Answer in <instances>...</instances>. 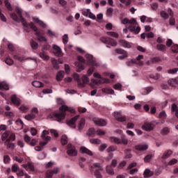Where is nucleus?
Wrapping results in <instances>:
<instances>
[{
    "label": "nucleus",
    "mask_w": 178,
    "mask_h": 178,
    "mask_svg": "<svg viewBox=\"0 0 178 178\" xmlns=\"http://www.w3.org/2000/svg\"><path fill=\"white\" fill-rule=\"evenodd\" d=\"M156 49H158V51H166V46L165 44H159L156 45Z\"/></svg>",
    "instance_id": "nucleus-38"
},
{
    "label": "nucleus",
    "mask_w": 178,
    "mask_h": 178,
    "mask_svg": "<svg viewBox=\"0 0 178 178\" xmlns=\"http://www.w3.org/2000/svg\"><path fill=\"white\" fill-rule=\"evenodd\" d=\"M15 12L17 13L18 16L17 15H16V13H13L10 15V17L13 19L15 22H22L24 27H25L24 31H26V33H30V29H29V27L30 26H29V24L27 23V22H26V19H24V17H23V15H22V9H20L19 7H16Z\"/></svg>",
    "instance_id": "nucleus-1"
},
{
    "label": "nucleus",
    "mask_w": 178,
    "mask_h": 178,
    "mask_svg": "<svg viewBox=\"0 0 178 178\" xmlns=\"http://www.w3.org/2000/svg\"><path fill=\"white\" fill-rule=\"evenodd\" d=\"M80 118V115H76L75 117L72 118L71 120L67 121V124L70 126V127H72V129H74L76 127V122H77V120Z\"/></svg>",
    "instance_id": "nucleus-11"
},
{
    "label": "nucleus",
    "mask_w": 178,
    "mask_h": 178,
    "mask_svg": "<svg viewBox=\"0 0 178 178\" xmlns=\"http://www.w3.org/2000/svg\"><path fill=\"white\" fill-rule=\"evenodd\" d=\"M59 173V168H54L53 170H49L47 171L46 175L49 178H51L54 175H58Z\"/></svg>",
    "instance_id": "nucleus-15"
},
{
    "label": "nucleus",
    "mask_w": 178,
    "mask_h": 178,
    "mask_svg": "<svg viewBox=\"0 0 178 178\" xmlns=\"http://www.w3.org/2000/svg\"><path fill=\"white\" fill-rule=\"evenodd\" d=\"M63 44H65V45H66V44L69 42V35H67V34H65L63 36Z\"/></svg>",
    "instance_id": "nucleus-51"
},
{
    "label": "nucleus",
    "mask_w": 178,
    "mask_h": 178,
    "mask_svg": "<svg viewBox=\"0 0 178 178\" xmlns=\"http://www.w3.org/2000/svg\"><path fill=\"white\" fill-rule=\"evenodd\" d=\"M67 136L63 135L61 137V144L62 145H66L67 144Z\"/></svg>",
    "instance_id": "nucleus-39"
},
{
    "label": "nucleus",
    "mask_w": 178,
    "mask_h": 178,
    "mask_svg": "<svg viewBox=\"0 0 178 178\" xmlns=\"http://www.w3.org/2000/svg\"><path fill=\"white\" fill-rule=\"evenodd\" d=\"M4 163H9L10 162V157L8 155H5L3 157Z\"/></svg>",
    "instance_id": "nucleus-58"
},
{
    "label": "nucleus",
    "mask_w": 178,
    "mask_h": 178,
    "mask_svg": "<svg viewBox=\"0 0 178 178\" xmlns=\"http://www.w3.org/2000/svg\"><path fill=\"white\" fill-rule=\"evenodd\" d=\"M5 143L8 148H15V143H11L10 142H6V140Z\"/></svg>",
    "instance_id": "nucleus-63"
},
{
    "label": "nucleus",
    "mask_w": 178,
    "mask_h": 178,
    "mask_svg": "<svg viewBox=\"0 0 178 178\" xmlns=\"http://www.w3.org/2000/svg\"><path fill=\"white\" fill-rule=\"evenodd\" d=\"M78 60H79V62H76L75 66H77V67H79L78 72H81V70H84V64L83 63H86V60H84L83 57L79 56Z\"/></svg>",
    "instance_id": "nucleus-8"
},
{
    "label": "nucleus",
    "mask_w": 178,
    "mask_h": 178,
    "mask_svg": "<svg viewBox=\"0 0 178 178\" xmlns=\"http://www.w3.org/2000/svg\"><path fill=\"white\" fill-rule=\"evenodd\" d=\"M90 143H91V144H101V140L98 139V138H92L90 140Z\"/></svg>",
    "instance_id": "nucleus-46"
},
{
    "label": "nucleus",
    "mask_w": 178,
    "mask_h": 178,
    "mask_svg": "<svg viewBox=\"0 0 178 178\" xmlns=\"http://www.w3.org/2000/svg\"><path fill=\"white\" fill-rule=\"evenodd\" d=\"M106 170L108 175L113 176L115 175V171L113 170V168L112 165H107L106 168Z\"/></svg>",
    "instance_id": "nucleus-25"
},
{
    "label": "nucleus",
    "mask_w": 178,
    "mask_h": 178,
    "mask_svg": "<svg viewBox=\"0 0 178 178\" xmlns=\"http://www.w3.org/2000/svg\"><path fill=\"white\" fill-rule=\"evenodd\" d=\"M19 110L22 111V112H24V113H26V112H27L29 111V107L22 105L20 106Z\"/></svg>",
    "instance_id": "nucleus-55"
},
{
    "label": "nucleus",
    "mask_w": 178,
    "mask_h": 178,
    "mask_svg": "<svg viewBox=\"0 0 178 178\" xmlns=\"http://www.w3.org/2000/svg\"><path fill=\"white\" fill-rule=\"evenodd\" d=\"M103 92H106V94H114L115 90H113V89L104 88L103 89Z\"/></svg>",
    "instance_id": "nucleus-52"
},
{
    "label": "nucleus",
    "mask_w": 178,
    "mask_h": 178,
    "mask_svg": "<svg viewBox=\"0 0 178 178\" xmlns=\"http://www.w3.org/2000/svg\"><path fill=\"white\" fill-rule=\"evenodd\" d=\"M135 149L136 151H147L148 149V145L143 144L137 145L135 146Z\"/></svg>",
    "instance_id": "nucleus-19"
},
{
    "label": "nucleus",
    "mask_w": 178,
    "mask_h": 178,
    "mask_svg": "<svg viewBox=\"0 0 178 178\" xmlns=\"http://www.w3.org/2000/svg\"><path fill=\"white\" fill-rule=\"evenodd\" d=\"M116 54H120V56H118V59H125L127 58V51L123 50L122 49H115Z\"/></svg>",
    "instance_id": "nucleus-12"
},
{
    "label": "nucleus",
    "mask_w": 178,
    "mask_h": 178,
    "mask_svg": "<svg viewBox=\"0 0 178 178\" xmlns=\"http://www.w3.org/2000/svg\"><path fill=\"white\" fill-rule=\"evenodd\" d=\"M82 15L83 16H88L90 15V9H84L82 10Z\"/></svg>",
    "instance_id": "nucleus-62"
},
{
    "label": "nucleus",
    "mask_w": 178,
    "mask_h": 178,
    "mask_svg": "<svg viewBox=\"0 0 178 178\" xmlns=\"http://www.w3.org/2000/svg\"><path fill=\"white\" fill-rule=\"evenodd\" d=\"M59 111H60V112L54 113V119L57 122L65 120V118H66V112H70V113H74L75 112L74 109L65 105L60 106Z\"/></svg>",
    "instance_id": "nucleus-2"
},
{
    "label": "nucleus",
    "mask_w": 178,
    "mask_h": 178,
    "mask_svg": "<svg viewBox=\"0 0 178 178\" xmlns=\"http://www.w3.org/2000/svg\"><path fill=\"white\" fill-rule=\"evenodd\" d=\"M114 151H116V147L112 145L110 146L108 149H107V152L111 153V152H114Z\"/></svg>",
    "instance_id": "nucleus-56"
},
{
    "label": "nucleus",
    "mask_w": 178,
    "mask_h": 178,
    "mask_svg": "<svg viewBox=\"0 0 178 178\" xmlns=\"http://www.w3.org/2000/svg\"><path fill=\"white\" fill-rule=\"evenodd\" d=\"M152 176V173H151V170L146 169L144 172V177H151Z\"/></svg>",
    "instance_id": "nucleus-44"
},
{
    "label": "nucleus",
    "mask_w": 178,
    "mask_h": 178,
    "mask_svg": "<svg viewBox=\"0 0 178 178\" xmlns=\"http://www.w3.org/2000/svg\"><path fill=\"white\" fill-rule=\"evenodd\" d=\"M2 141H6V143H10V141H15L16 140V135L10 132V131H5L1 135Z\"/></svg>",
    "instance_id": "nucleus-5"
},
{
    "label": "nucleus",
    "mask_w": 178,
    "mask_h": 178,
    "mask_svg": "<svg viewBox=\"0 0 178 178\" xmlns=\"http://www.w3.org/2000/svg\"><path fill=\"white\" fill-rule=\"evenodd\" d=\"M154 158V155L152 154H147L145 156L144 158V161L146 163H149V161H152Z\"/></svg>",
    "instance_id": "nucleus-30"
},
{
    "label": "nucleus",
    "mask_w": 178,
    "mask_h": 178,
    "mask_svg": "<svg viewBox=\"0 0 178 178\" xmlns=\"http://www.w3.org/2000/svg\"><path fill=\"white\" fill-rule=\"evenodd\" d=\"M90 172H94L95 177L96 178H102V175L101 172L104 170V168L99 163H94L92 166L90 168Z\"/></svg>",
    "instance_id": "nucleus-3"
},
{
    "label": "nucleus",
    "mask_w": 178,
    "mask_h": 178,
    "mask_svg": "<svg viewBox=\"0 0 178 178\" xmlns=\"http://www.w3.org/2000/svg\"><path fill=\"white\" fill-rule=\"evenodd\" d=\"M170 131V129L168 127H164L161 130V134H163V136H165L166 134H169Z\"/></svg>",
    "instance_id": "nucleus-43"
},
{
    "label": "nucleus",
    "mask_w": 178,
    "mask_h": 178,
    "mask_svg": "<svg viewBox=\"0 0 178 178\" xmlns=\"http://www.w3.org/2000/svg\"><path fill=\"white\" fill-rule=\"evenodd\" d=\"M108 35H111V37H114L115 38H119V34L116 32L108 31L107 32Z\"/></svg>",
    "instance_id": "nucleus-45"
},
{
    "label": "nucleus",
    "mask_w": 178,
    "mask_h": 178,
    "mask_svg": "<svg viewBox=\"0 0 178 178\" xmlns=\"http://www.w3.org/2000/svg\"><path fill=\"white\" fill-rule=\"evenodd\" d=\"M33 21L35 23H38V24L40 25L41 27H43V28L47 27V24H45V23H44L42 21L39 20L38 18H33Z\"/></svg>",
    "instance_id": "nucleus-34"
},
{
    "label": "nucleus",
    "mask_w": 178,
    "mask_h": 178,
    "mask_svg": "<svg viewBox=\"0 0 178 178\" xmlns=\"http://www.w3.org/2000/svg\"><path fill=\"white\" fill-rule=\"evenodd\" d=\"M29 26L33 30V31H35V33H37V31H38V29L37 28V26H35V25H34V23L31 22L30 24H29Z\"/></svg>",
    "instance_id": "nucleus-49"
},
{
    "label": "nucleus",
    "mask_w": 178,
    "mask_h": 178,
    "mask_svg": "<svg viewBox=\"0 0 178 178\" xmlns=\"http://www.w3.org/2000/svg\"><path fill=\"white\" fill-rule=\"evenodd\" d=\"M85 124L86 120H84V118H82L78 124V130H83V129H84Z\"/></svg>",
    "instance_id": "nucleus-26"
},
{
    "label": "nucleus",
    "mask_w": 178,
    "mask_h": 178,
    "mask_svg": "<svg viewBox=\"0 0 178 178\" xmlns=\"http://www.w3.org/2000/svg\"><path fill=\"white\" fill-rule=\"evenodd\" d=\"M120 45L124 48H131V43L126 41L125 40H120Z\"/></svg>",
    "instance_id": "nucleus-20"
},
{
    "label": "nucleus",
    "mask_w": 178,
    "mask_h": 178,
    "mask_svg": "<svg viewBox=\"0 0 178 178\" xmlns=\"http://www.w3.org/2000/svg\"><path fill=\"white\" fill-rule=\"evenodd\" d=\"M155 124L154 122H145L143 127L142 129L143 130H145L146 131H151V130H154Z\"/></svg>",
    "instance_id": "nucleus-13"
},
{
    "label": "nucleus",
    "mask_w": 178,
    "mask_h": 178,
    "mask_svg": "<svg viewBox=\"0 0 178 178\" xmlns=\"http://www.w3.org/2000/svg\"><path fill=\"white\" fill-rule=\"evenodd\" d=\"M113 13V8H108L106 10V15L107 16H112V14Z\"/></svg>",
    "instance_id": "nucleus-59"
},
{
    "label": "nucleus",
    "mask_w": 178,
    "mask_h": 178,
    "mask_svg": "<svg viewBox=\"0 0 178 178\" xmlns=\"http://www.w3.org/2000/svg\"><path fill=\"white\" fill-rule=\"evenodd\" d=\"M160 15L163 19H169V15L165 11H161Z\"/></svg>",
    "instance_id": "nucleus-53"
},
{
    "label": "nucleus",
    "mask_w": 178,
    "mask_h": 178,
    "mask_svg": "<svg viewBox=\"0 0 178 178\" xmlns=\"http://www.w3.org/2000/svg\"><path fill=\"white\" fill-rule=\"evenodd\" d=\"M32 85L33 87H36V88H40V87H43L44 84L38 81H34L32 82Z\"/></svg>",
    "instance_id": "nucleus-29"
},
{
    "label": "nucleus",
    "mask_w": 178,
    "mask_h": 178,
    "mask_svg": "<svg viewBox=\"0 0 178 178\" xmlns=\"http://www.w3.org/2000/svg\"><path fill=\"white\" fill-rule=\"evenodd\" d=\"M128 26V30L131 33H134V34H138L140 31H141V28L140 26H137V21L136 19L133 18L132 19L129 20Z\"/></svg>",
    "instance_id": "nucleus-4"
},
{
    "label": "nucleus",
    "mask_w": 178,
    "mask_h": 178,
    "mask_svg": "<svg viewBox=\"0 0 178 178\" xmlns=\"http://www.w3.org/2000/svg\"><path fill=\"white\" fill-rule=\"evenodd\" d=\"M4 5L10 12L13 10V8H12V5H10V3H9V0H4Z\"/></svg>",
    "instance_id": "nucleus-32"
},
{
    "label": "nucleus",
    "mask_w": 178,
    "mask_h": 178,
    "mask_svg": "<svg viewBox=\"0 0 178 178\" xmlns=\"http://www.w3.org/2000/svg\"><path fill=\"white\" fill-rule=\"evenodd\" d=\"M74 79L77 81L79 86H83V83H81V79H80L79 74H74Z\"/></svg>",
    "instance_id": "nucleus-36"
},
{
    "label": "nucleus",
    "mask_w": 178,
    "mask_h": 178,
    "mask_svg": "<svg viewBox=\"0 0 178 178\" xmlns=\"http://www.w3.org/2000/svg\"><path fill=\"white\" fill-rule=\"evenodd\" d=\"M171 51L174 54H177L178 53V44H174L171 47Z\"/></svg>",
    "instance_id": "nucleus-50"
},
{
    "label": "nucleus",
    "mask_w": 178,
    "mask_h": 178,
    "mask_svg": "<svg viewBox=\"0 0 178 178\" xmlns=\"http://www.w3.org/2000/svg\"><path fill=\"white\" fill-rule=\"evenodd\" d=\"M67 154L70 156H76L77 150H76V147L73 146V145L69 143L67 146Z\"/></svg>",
    "instance_id": "nucleus-7"
},
{
    "label": "nucleus",
    "mask_w": 178,
    "mask_h": 178,
    "mask_svg": "<svg viewBox=\"0 0 178 178\" xmlns=\"http://www.w3.org/2000/svg\"><path fill=\"white\" fill-rule=\"evenodd\" d=\"M30 44L32 49H37L38 48V43L33 39L31 40Z\"/></svg>",
    "instance_id": "nucleus-28"
},
{
    "label": "nucleus",
    "mask_w": 178,
    "mask_h": 178,
    "mask_svg": "<svg viewBox=\"0 0 178 178\" xmlns=\"http://www.w3.org/2000/svg\"><path fill=\"white\" fill-rule=\"evenodd\" d=\"M0 90H9V85L6 82L0 83Z\"/></svg>",
    "instance_id": "nucleus-33"
},
{
    "label": "nucleus",
    "mask_w": 178,
    "mask_h": 178,
    "mask_svg": "<svg viewBox=\"0 0 178 178\" xmlns=\"http://www.w3.org/2000/svg\"><path fill=\"white\" fill-rule=\"evenodd\" d=\"M80 151L82 154H86L87 155H90V156H92L93 154L91 150L87 149L86 147H81Z\"/></svg>",
    "instance_id": "nucleus-21"
},
{
    "label": "nucleus",
    "mask_w": 178,
    "mask_h": 178,
    "mask_svg": "<svg viewBox=\"0 0 178 178\" xmlns=\"http://www.w3.org/2000/svg\"><path fill=\"white\" fill-rule=\"evenodd\" d=\"M88 135L89 136V137H95V129L94 128H90L88 131Z\"/></svg>",
    "instance_id": "nucleus-37"
},
{
    "label": "nucleus",
    "mask_w": 178,
    "mask_h": 178,
    "mask_svg": "<svg viewBox=\"0 0 178 178\" xmlns=\"http://www.w3.org/2000/svg\"><path fill=\"white\" fill-rule=\"evenodd\" d=\"M35 35H37L38 37V41H40V42H43V41L44 42H47V38H45L44 35H42V34L41 33V32L40 31H36L35 33Z\"/></svg>",
    "instance_id": "nucleus-18"
},
{
    "label": "nucleus",
    "mask_w": 178,
    "mask_h": 178,
    "mask_svg": "<svg viewBox=\"0 0 178 178\" xmlns=\"http://www.w3.org/2000/svg\"><path fill=\"white\" fill-rule=\"evenodd\" d=\"M48 134H49V131L47 130H44L42 131V137L43 140H45V141H51V136H49Z\"/></svg>",
    "instance_id": "nucleus-23"
},
{
    "label": "nucleus",
    "mask_w": 178,
    "mask_h": 178,
    "mask_svg": "<svg viewBox=\"0 0 178 178\" xmlns=\"http://www.w3.org/2000/svg\"><path fill=\"white\" fill-rule=\"evenodd\" d=\"M35 114H33L32 113L25 116V119H26V120H33V119H35Z\"/></svg>",
    "instance_id": "nucleus-41"
},
{
    "label": "nucleus",
    "mask_w": 178,
    "mask_h": 178,
    "mask_svg": "<svg viewBox=\"0 0 178 178\" xmlns=\"http://www.w3.org/2000/svg\"><path fill=\"white\" fill-rule=\"evenodd\" d=\"M100 41L103 42V44H106V45H111V47H116L118 45V42L114 39L108 37H102L100 38Z\"/></svg>",
    "instance_id": "nucleus-6"
},
{
    "label": "nucleus",
    "mask_w": 178,
    "mask_h": 178,
    "mask_svg": "<svg viewBox=\"0 0 178 178\" xmlns=\"http://www.w3.org/2000/svg\"><path fill=\"white\" fill-rule=\"evenodd\" d=\"M85 57L88 60V65H90V66H96V67L99 66V65H98V63H97V62L94 59V56H92V55L86 54Z\"/></svg>",
    "instance_id": "nucleus-9"
},
{
    "label": "nucleus",
    "mask_w": 178,
    "mask_h": 178,
    "mask_svg": "<svg viewBox=\"0 0 178 178\" xmlns=\"http://www.w3.org/2000/svg\"><path fill=\"white\" fill-rule=\"evenodd\" d=\"M159 117L160 119H166V113L165 111H161L159 113Z\"/></svg>",
    "instance_id": "nucleus-60"
},
{
    "label": "nucleus",
    "mask_w": 178,
    "mask_h": 178,
    "mask_svg": "<svg viewBox=\"0 0 178 178\" xmlns=\"http://www.w3.org/2000/svg\"><path fill=\"white\" fill-rule=\"evenodd\" d=\"M65 72L63 71H60L56 74V80L57 81H61L62 79H63V74Z\"/></svg>",
    "instance_id": "nucleus-31"
},
{
    "label": "nucleus",
    "mask_w": 178,
    "mask_h": 178,
    "mask_svg": "<svg viewBox=\"0 0 178 178\" xmlns=\"http://www.w3.org/2000/svg\"><path fill=\"white\" fill-rule=\"evenodd\" d=\"M106 148H108V145H106V143L104 144H102L99 147V151H101V152L105 151V149H106Z\"/></svg>",
    "instance_id": "nucleus-54"
},
{
    "label": "nucleus",
    "mask_w": 178,
    "mask_h": 178,
    "mask_svg": "<svg viewBox=\"0 0 178 178\" xmlns=\"http://www.w3.org/2000/svg\"><path fill=\"white\" fill-rule=\"evenodd\" d=\"M47 35H49V37H50V38H54V37H55V33L52 32V31H51V29H48L47 30Z\"/></svg>",
    "instance_id": "nucleus-57"
},
{
    "label": "nucleus",
    "mask_w": 178,
    "mask_h": 178,
    "mask_svg": "<svg viewBox=\"0 0 178 178\" xmlns=\"http://www.w3.org/2000/svg\"><path fill=\"white\" fill-rule=\"evenodd\" d=\"M53 49H54V51H56V56H60V55H62V49H60L59 46L56 44H53Z\"/></svg>",
    "instance_id": "nucleus-24"
},
{
    "label": "nucleus",
    "mask_w": 178,
    "mask_h": 178,
    "mask_svg": "<svg viewBox=\"0 0 178 178\" xmlns=\"http://www.w3.org/2000/svg\"><path fill=\"white\" fill-rule=\"evenodd\" d=\"M14 59H15V60H19V62H23V60H26L25 57L19 55H15Z\"/></svg>",
    "instance_id": "nucleus-40"
},
{
    "label": "nucleus",
    "mask_w": 178,
    "mask_h": 178,
    "mask_svg": "<svg viewBox=\"0 0 178 178\" xmlns=\"http://www.w3.org/2000/svg\"><path fill=\"white\" fill-rule=\"evenodd\" d=\"M10 101L13 105H15V106H20V104H22V100H20V98L17 97V95H11Z\"/></svg>",
    "instance_id": "nucleus-10"
},
{
    "label": "nucleus",
    "mask_w": 178,
    "mask_h": 178,
    "mask_svg": "<svg viewBox=\"0 0 178 178\" xmlns=\"http://www.w3.org/2000/svg\"><path fill=\"white\" fill-rule=\"evenodd\" d=\"M5 63H6V65H8L9 66H12V65L13 64V60L10 58V57L8 56L5 59Z\"/></svg>",
    "instance_id": "nucleus-42"
},
{
    "label": "nucleus",
    "mask_w": 178,
    "mask_h": 178,
    "mask_svg": "<svg viewBox=\"0 0 178 178\" xmlns=\"http://www.w3.org/2000/svg\"><path fill=\"white\" fill-rule=\"evenodd\" d=\"M177 72H178V68L177 67H175V68H173L172 70H168V73L170 74H175V73H177Z\"/></svg>",
    "instance_id": "nucleus-61"
},
{
    "label": "nucleus",
    "mask_w": 178,
    "mask_h": 178,
    "mask_svg": "<svg viewBox=\"0 0 178 178\" xmlns=\"http://www.w3.org/2000/svg\"><path fill=\"white\" fill-rule=\"evenodd\" d=\"M172 154H173V152H172V150H168L166 151L162 156V159H168V158H169Z\"/></svg>",
    "instance_id": "nucleus-27"
},
{
    "label": "nucleus",
    "mask_w": 178,
    "mask_h": 178,
    "mask_svg": "<svg viewBox=\"0 0 178 178\" xmlns=\"http://www.w3.org/2000/svg\"><path fill=\"white\" fill-rule=\"evenodd\" d=\"M39 56H40V58H42V59L44 60H48V59H49V56L44 54V52H40L39 54Z\"/></svg>",
    "instance_id": "nucleus-47"
},
{
    "label": "nucleus",
    "mask_w": 178,
    "mask_h": 178,
    "mask_svg": "<svg viewBox=\"0 0 178 178\" xmlns=\"http://www.w3.org/2000/svg\"><path fill=\"white\" fill-rule=\"evenodd\" d=\"M113 141L115 143V144H121L122 140H120V139H119V138H112Z\"/></svg>",
    "instance_id": "nucleus-64"
},
{
    "label": "nucleus",
    "mask_w": 178,
    "mask_h": 178,
    "mask_svg": "<svg viewBox=\"0 0 178 178\" xmlns=\"http://www.w3.org/2000/svg\"><path fill=\"white\" fill-rule=\"evenodd\" d=\"M93 122L95 124H97V126H106V121L104 119L98 118H93Z\"/></svg>",
    "instance_id": "nucleus-14"
},
{
    "label": "nucleus",
    "mask_w": 178,
    "mask_h": 178,
    "mask_svg": "<svg viewBox=\"0 0 178 178\" xmlns=\"http://www.w3.org/2000/svg\"><path fill=\"white\" fill-rule=\"evenodd\" d=\"M114 117L118 122H126V116L122 115L120 112H114Z\"/></svg>",
    "instance_id": "nucleus-16"
},
{
    "label": "nucleus",
    "mask_w": 178,
    "mask_h": 178,
    "mask_svg": "<svg viewBox=\"0 0 178 178\" xmlns=\"http://www.w3.org/2000/svg\"><path fill=\"white\" fill-rule=\"evenodd\" d=\"M127 66H133L134 65H139L140 66H143L144 65V63L143 61H138L136 59H131V60L127 61Z\"/></svg>",
    "instance_id": "nucleus-17"
},
{
    "label": "nucleus",
    "mask_w": 178,
    "mask_h": 178,
    "mask_svg": "<svg viewBox=\"0 0 178 178\" xmlns=\"http://www.w3.org/2000/svg\"><path fill=\"white\" fill-rule=\"evenodd\" d=\"M51 63L54 69H56V70L59 69V64L58 63V61H56V59L52 60Z\"/></svg>",
    "instance_id": "nucleus-48"
},
{
    "label": "nucleus",
    "mask_w": 178,
    "mask_h": 178,
    "mask_svg": "<svg viewBox=\"0 0 178 178\" xmlns=\"http://www.w3.org/2000/svg\"><path fill=\"white\" fill-rule=\"evenodd\" d=\"M90 81L88 79V76H87V75H83L82 76V86H80V87H84V85L87 84V83H88Z\"/></svg>",
    "instance_id": "nucleus-35"
},
{
    "label": "nucleus",
    "mask_w": 178,
    "mask_h": 178,
    "mask_svg": "<svg viewBox=\"0 0 178 178\" xmlns=\"http://www.w3.org/2000/svg\"><path fill=\"white\" fill-rule=\"evenodd\" d=\"M23 167L26 170H30V172H34V165L31 163H28L27 164H24Z\"/></svg>",
    "instance_id": "nucleus-22"
}]
</instances>
